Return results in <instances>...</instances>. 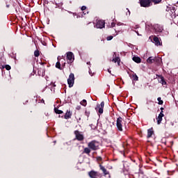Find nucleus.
<instances>
[{
    "instance_id": "2f4dec72",
    "label": "nucleus",
    "mask_w": 178,
    "mask_h": 178,
    "mask_svg": "<svg viewBox=\"0 0 178 178\" xmlns=\"http://www.w3.org/2000/svg\"><path fill=\"white\" fill-rule=\"evenodd\" d=\"M81 9V10H86L87 9V7L86 6H83Z\"/></svg>"
},
{
    "instance_id": "393cba45",
    "label": "nucleus",
    "mask_w": 178,
    "mask_h": 178,
    "mask_svg": "<svg viewBox=\"0 0 178 178\" xmlns=\"http://www.w3.org/2000/svg\"><path fill=\"white\" fill-rule=\"evenodd\" d=\"M151 1L153 2L154 5H157L158 3H161V2H162V0H151Z\"/></svg>"
},
{
    "instance_id": "412c9836",
    "label": "nucleus",
    "mask_w": 178,
    "mask_h": 178,
    "mask_svg": "<svg viewBox=\"0 0 178 178\" xmlns=\"http://www.w3.org/2000/svg\"><path fill=\"white\" fill-rule=\"evenodd\" d=\"M83 154H86L87 155H90V154H91V149H90V147H85L83 149Z\"/></svg>"
},
{
    "instance_id": "39448f33",
    "label": "nucleus",
    "mask_w": 178,
    "mask_h": 178,
    "mask_svg": "<svg viewBox=\"0 0 178 178\" xmlns=\"http://www.w3.org/2000/svg\"><path fill=\"white\" fill-rule=\"evenodd\" d=\"M74 134L75 135L76 139L78 141H83L84 140V135L81 134L79 130L74 131Z\"/></svg>"
},
{
    "instance_id": "b1692460",
    "label": "nucleus",
    "mask_w": 178,
    "mask_h": 178,
    "mask_svg": "<svg viewBox=\"0 0 178 178\" xmlns=\"http://www.w3.org/2000/svg\"><path fill=\"white\" fill-rule=\"evenodd\" d=\"M81 105H82L83 106H87V100L86 99H83L81 102H80Z\"/></svg>"
},
{
    "instance_id": "e433bc0d",
    "label": "nucleus",
    "mask_w": 178,
    "mask_h": 178,
    "mask_svg": "<svg viewBox=\"0 0 178 178\" xmlns=\"http://www.w3.org/2000/svg\"><path fill=\"white\" fill-rule=\"evenodd\" d=\"M160 109H161V112H163V109H164L163 107H161Z\"/></svg>"
},
{
    "instance_id": "f8f14e48",
    "label": "nucleus",
    "mask_w": 178,
    "mask_h": 178,
    "mask_svg": "<svg viewBox=\"0 0 178 178\" xmlns=\"http://www.w3.org/2000/svg\"><path fill=\"white\" fill-rule=\"evenodd\" d=\"M113 56L114 58H113L112 62H114V63H116V62H117L118 66H120V58L116 56L115 52H114Z\"/></svg>"
},
{
    "instance_id": "0eeeda50",
    "label": "nucleus",
    "mask_w": 178,
    "mask_h": 178,
    "mask_svg": "<svg viewBox=\"0 0 178 178\" xmlns=\"http://www.w3.org/2000/svg\"><path fill=\"white\" fill-rule=\"evenodd\" d=\"M67 83L70 88L73 86L74 84V74L71 73L69 76V79H67Z\"/></svg>"
},
{
    "instance_id": "c756f323",
    "label": "nucleus",
    "mask_w": 178,
    "mask_h": 178,
    "mask_svg": "<svg viewBox=\"0 0 178 178\" xmlns=\"http://www.w3.org/2000/svg\"><path fill=\"white\" fill-rule=\"evenodd\" d=\"M113 39V36L112 35H109L106 38L107 41H111Z\"/></svg>"
},
{
    "instance_id": "7ed1b4c3",
    "label": "nucleus",
    "mask_w": 178,
    "mask_h": 178,
    "mask_svg": "<svg viewBox=\"0 0 178 178\" xmlns=\"http://www.w3.org/2000/svg\"><path fill=\"white\" fill-rule=\"evenodd\" d=\"M140 5L143 8H149L152 5L151 0H139Z\"/></svg>"
},
{
    "instance_id": "72a5a7b5",
    "label": "nucleus",
    "mask_w": 178,
    "mask_h": 178,
    "mask_svg": "<svg viewBox=\"0 0 178 178\" xmlns=\"http://www.w3.org/2000/svg\"><path fill=\"white\" fill-rule=\"evenodd\" d=\"M81 106H78L76 107V109L80 110V109H81Z\"/></svg>"
},
{
    "instance_id": "473e14b6",
    "label": "nucleus",
    "mask_w": 178,
    "mask_h": 178,
    "mask_svg": "<svg viewBox=\"0 0 178 178\" xmlns=\"http://www.w3.org/2000/svg\"><path fill=\"white\" fill-rule=\"evenodd\" d=\"M116 25V24H115L114 22H112L111 23V27H115V26Z\"/></svg>"
},
{
    "instance_id": "c9c22d12",
    "label": "nucleus",
    "mask_w": 178,
    "mask_h": 178,
    "mask_svg": "<svg viewBox=\"0 0 178 178\" xmlns=\"http://www.w3.org/2000/svg\"><path fill=\"white\" fill-rule=\"evenodd\" d=\"M41 102H42L43 104H45V101L44 99H42Z\"/></svg>"
},
{
    "instance_id": "9b49d317",
    "label": "nucleus",
    "mask_w": 178,
    "mask_h": 178,
    "mask_svg": "<svg viewBox=\"0 0 178 178\" xmlns=\"http://www.w3.org/2000/svg\"><path fill=\"white\" fill-rule=\"evenodd\" d=\"M99 168L100 170L103 172L104 176H108V175H109V171H107L106 168H105V167L102 165V164L99 163Z\"/></svg>"
},
{
    "instance_id": "5701e85b",
    "label": "nucleus",
    "mask_w": 178,
    "mask_h": 178,
    "mask_svg": "<svg viewBox=\"0 0 178 178\" xmlns=\"http://www.w3.org/2000/svg\"><path fill=\"white\" fill-rule=\"evenodd\" d=\"M56 69H59V70H62V67L60 66V62L58 61L56 63Z\"/></svg>"
},
{
    "instance_id": "20e7f679",
    "label": "nucleus",
    "mask_w": 178,
    "mask_h": 178,
    "mask_svg": "<svg viewBox=\"0 0 178 178\" xmlns=\"http://www.w3.org/2000/svg\"><path fill=\"white\" fill-rule=\"evenodd\" d=\"M104 106H105V102H102L100 104H97L95 110L100 113V115H102L104 113Z\"/></svg>"
},
{
    "instance_id": "f03ea898",
    "label": "nucleus",
    "mask_w": 178,
    "mask_h": 178,
    "mask_svg": "<svg viewBox=\"0 0 178 178\" xmlns=\"http://www.w3.org/2000/svg\"><path fill=\"white\" fill-rule=\"evenodd\" d=\"M116 126L119 131H123V118L122 117L117 118Z\"/></svg>"
},
{
    "instance_id": "7c9ffc66",
    "label": "nucleus",
    "mask_w": 178,
    "mask_h": 178,
    "mask_svg": "<svg viewBox=\"0 0 178 178\" xmlns=\"http://www.w3.org/2000/svg\"><path fill=\"white\" fill-rule=\"evenodd\" d=\"M5 68L6 69V70H10V69H11L10 65H6L5 66Z\"/></svg>"
},
{
    "instance_id": "6e6552de",
    "label": "nucleus",
    "mask_w": 178,
    "mask_h": 178,
    "mask_svg": "<svg viewBox=\"0 0 178 178\" xmlns=\"http://www.w3.org/2000/svg\"><path fill=\"white\" fill-rule=\"evenodd\" d=\"M67 59L68 63H73V61L74 60V55L73 54V52L69 51L67 53Z\"/></svg>"
},
{
    "instance_id": "ddd939ff",
    "label": "nucleus",
    "mask_w": 178,
    "mask_h": 178,
    "mask_svg": "<svg viewBox=\"0 0 178 178\" xmlns=\"http://www.w3.org/2000/svg\"><path fill=\"white\" fill-rule=\"evenodd\" d=\"M154 30L157 33H162V31H163V26L157 24L154 25Z\"/></svg>"
},
{
    "instance_id": "a878e982",
    "label": "nucleus",
    "mask_w": 178,
    "mask_h": 178,
    "mask_svg": "<svg viewBox=\"0 0 178 178\" xmlns=\"http://www.w3.org/2000/svg\"><path fill=\"white\" fill-rule=\"evenodd\" d=\"M34 56H35V58H38V56H40V51L38 49L34 51Z\"/></svg>"
},
{
    "instance_id": "4be33fe9",
    "label": "nucleus",
    "mask_w": 178,
    "mask_h": 178,
    "mask_svg": "<svg viewBox=\"0 0 178 178\" xmlns=\"http://www.w3.org/2000/svg\"><path fill=\"white\" fill-rule=\"evenodd\" d=\"M54 112H55V113H57L58 115H60V114L63 113V111L62 110H59L56 107L54 108Z\"/></svg>"
},
{
    "instance_id": "58836bf2",
    "label": "nucleus",
    "mask_w": 178,
    "mask_h": 178,
    "mask_svg": "<svg viewBox=\"0 0 178 178\" xmlns=\"http://www.w3.org/2000/svg\"><path fill=\"white\" fill-rule=\"evenodd\" d=\"M136 29H138V26H136Z\"/></svg>"
},
{
    "instance_id": "f3484780",
    "label": "nucleus",
    "mask_w": 178,
    "mask_h": 178,
    "mask_svg": "<svg viewBox=\"0 0 178 178\" xmlns=\"http://www.w3.org/2000/svg\"><path fill=\"white\" fill-rule=\"evenodd\" d=\"M132 81H138V76L136 73H133L129 75Z\"/></svg>"
},
{
    "instance_id": "4c0bfd02",
    "label": "nucleus",
    "mask_w": 178,
    "mask_h": 178,
    "mask_svg": "<svg viewBox=\"0 0 178 178\" xmlns=\"http://www.w3.org/2000/svg\"><path fill=\"white\" fill-rule=\"evenodd\" d=\"M65 65H66V63H64L63 64V66L65 67Z\"/></svg>"
},
{
    "instance_id": "bb28decb",
    "label": "nucleus",
    "mask_w": 178,
    "mask_h": 178,
    "mask_svg": "<svg viewBox=\"0 0 178 178\" xmlns=\"http://www.w3.org/2000/svg\"><path fill=\"white\" fill-rule=\"evenodd\" d=\"M157 101L159 102V105H163V100L161 97H158Z\"/></svg>"
},
{
    "instance_id": "f704fd0d",
    "label": "nucleus",
    "mask_w": 178,
    "mask_h": 178,
    "mask_svg": "<svg viewBox=\"0 0 178 178\" xmlns=\"http://www.w3.org/2000/svg\"><path fill=\"white\" fill-rule=\"evenodd\" d=\"M108 73H110V74H112V71H111L110 70H108Z\"/></svg>"
},
{
    "instance_id": "aec40b11",
    "label": "nucleus",
    "mask_w": 178,
    "mask_h": 178,
    "mask_svg": "<svg viewBox=\"0 0 178 178\" xmlns=\"http://www.w3.org/2000/svg\"><path fill=\"white\" fill-rule=\"evenodd\" d=\"M132 60L134 62H136V63H141V58L138 56H134Z\"/></svg>"
},
{
    "instance_id": "cd10ccee",
    "label": "nucleus",
    "mask_w": 178,
    "mask_h": 178,
    "mask_svg": "<svg viewBox=\"0 0 178 178\" xmlns=\"http://www.w3.org/2000/svg\"><path fill=\"white\" fill-rule=\"evenodd\" d=\"M90 111H85V115L87 116V118H90Z\"/></svg>"
},
{
    "instance_id": "2eb2a0df",
    "label": "nucleus",
    "mask_w": 178,
    "mask_h": 178,
    "mask_svg": "<svg viewBox=\"0 0 178 178\" xmlns=\"http://www.w3.org/2000/svg\"><path fill=\"white\" fill-rule=\"evenodd\" d=\"M153 41L155 45H162V42L159 40V38L155 35L153 38Z\"/></svg>"
},
{
    "instance_id": "4468645a",
    "label": "nucleus",
    "mask_w": 178,
    "mask_h": 178,
    "mask_svg": "<svg viewBox=\"0 0 178 178\" xmlns=\"http://www.w3.org/2000/svg\"><path fill=\"white\" fill-rule=\"evenodd\" d=\"M163 116H165V115L163 114V111H161L158 118H156V120H157V124H159L160 123H162V118H163Z\"/></svg>"
},
{
    "instance_id": "1a4fd4ad",
    "label": "nucleus",
    "mask_w": 178,
    "mask_h": 178,
    "mask_svg": "<svg viewBox=\"0 0 178 178\" xmlns=\"http://www.w3.org/2000/svg\"><path fill=\"white\" fill-rule=\"evenodd\" d=\"M96 29H104L105 27V21L101 19L96 23Z\"/></svg>"
},
{
    "instance_id": "9d476101",
    "label": "nucleus",
    "mask_w": 178,
    "mask_h": 178,
    "mask_svg": "<svg viewBox=\"0 0 178 178\" xmlns=\"http://www.w3.org/2000/svg\"><path fill=\"white\" fill-rule=\"evenodd\" d=\"M156 77H158V79H158L159 83H161V84H162V86H166V84H168V83L165 80V77H163V76L156 74Z\"/></svg>"
},
{
    "instance_id": "423d86ee",
    "label": "nucleus",
    "mask_w": 178,
    "mask_h": 178,
    "mask_svg": "<svg viewBox=\"0 0 178 178\" xmlns=\"http://www.w3.org/2000/svg\"><path fill=\"white\" fill-rule=\"evenodd\" d=\"M88 176L90 178H101V174L95 170H91L90 172H89Z\"/></svg>"
},
{
    "instance_id": "f257e3e1",
    "label": "nucleus",
    "mask_w": 178,
    "mask_h": 178,
    "mask_svg": "<svg viewBox=\"0 0 178 178\" xmlns=\"http://www.w3.org/2000/svg\"><path fill=\"white\" fill-rule=\"evenodd\" d=\"M88 147L92 151H97L99 149V143L97 140H92L88 144Z\"/></svg>"
},
{
    "instance_id": "c85d7f7f",
    "label": "nucleus",
    "mask_w": 178,
    "mask_h": 178,
    "mask_svg": "<svg viewBox=\"0 0 178 178\" xmlns=\"http://www.w3.org/2000/svg\"><path fill=\"white\" fill-rule=\"evenodd\" d=\"M96 160L97 161V162H102V157L97 156Z\"/></svg>"
},
{
    "instance_id": "a211bd4d",
    "label": "nucleus",
    "mask_w": 178,
    "mask_h": 178,
    "mask_svg": "<svg viewBox=\"0 0 178 178\" xmlns=\"http://www.w3.org/2000/svg\"><path fill=\"white\" fill-rule=\"evenodd\" d=\"M72 118V111L70 110H67L66 113L64 115V119H70Z\"/></svg>"
},
{
    "instance_id": "ea45409f",
    "label": "nucleus",
    "mask_w": 178,
    "mask_h": 178,
    "mask_svg": "<svg viewBox=\"0 0 178 178\" xmlns=\"http://www.w3.org/2000/svg\"><path fill=\"white\" fill-rule=\"evenodd\" d=\"M138 35H140V34L137 32Z\"/></svg>"
},
{
    "instance_id": "6ab92c4d",
    "label": "nucleus",
    "mask_w": 178,
    "mask_h": 178,
    "mask_svg": "<svg viewBox=\"0 0 178 178\" xmlns=\"http://www.w3.org/2000/svg\"><path fill=\"white\" fill-rule=\"evenodd\" d=\"M152 134H154V129L152 128L149 129L147 130V138H151V137H152Z\"/></svg>"
},
{
    "instance_id": "dca6fc26",
    "label": "nucleus",
    "mask_w": 178,
    "mask_h": 178,
    "mask_svg": "<svg viewBox=\"0 0 178 178\" xmlns=\"http://www.w3.org/2000/svg\"><path fill=\"white\" fill-rule=\"evenodd\" d=\"M156 57H153V56H151V57H149L147 60V63H155V62H156Z\"/></svg>"
}]
</instances>
